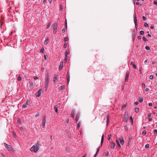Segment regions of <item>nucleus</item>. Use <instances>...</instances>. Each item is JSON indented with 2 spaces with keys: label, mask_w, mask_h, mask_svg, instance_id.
Returning a JSON list of instances; mask_svg holds the SVG:
<instances>
[{
  "label": "nucleus",
  "mask_w": 157,
  "mask_h": 157,
  "mask_svg": "<svg viewBox=\"0 0 157 157\" xmlns=\"http://www.w3.org/2000/svg\"><path fill=\"white\" fill-rule=\"evenodd\" d=\"M40 143L37 142L35 144L33 145L30 149L32 152L36 153L39 149Z\"/></svg>",
  "instance_id": "obj_1"
},
{
  "label": "nucleus",
  "mask_w": 157,
  "mask_h": 157,
  "mask_svg": "<svg viewBox=\"0 0 157 157\" xmlns=\"http://www.w3.org/2000/svg\"><path fill=\"white\" fill-rule=\"evenodd\" d=\"M119 141H120L121 144V145H123L124 144V141L123 138L122 136H120L119 137L118 139L117 138L116 140V142L117 143L118 147L120 148L121 147V146L120 144Z\"/></svg>",
  "instance_id": "obj_2"
},
{
  "label": "nucleus",
  "mask_w": 157,
  "mask_h": 157,
  "mask_svg": "<svg viewBox=\"0 0 157 157\" xmlns=\"http://www.w3.org/2000/svg\"><path fill=\"white\" fill-rule=\"evenodd\" d=\"M49 76L48 75H47L46 76V78H45V88L46 91L48 89V83L49 82Z\"/></svg>",
  "instance_id": "obj_3"
},
{
  "label": "nucleus",
  "mask_w": 157,
  "mask_h": 157,
  "mask_svg": "<svg viewBox=\"0 0 157 157\" xmlns=\"http://www.w3.org/2000/svg\"><path fill=\"white\" fill-rule=\"evenodd\" d=\"M43 90L42 89L39 90L35 94L36 96L37 97H39L41 94L43 93Z\"/></svg>",
  "instance_id": "obj_4"
},
{
  "label": "nucleus",
  "mask_w": 157,
  "mask_h": 157,
  "mask_svg": "<svg viewBox=\"0 0 157 157\" xmlns=\"http://www.w3.org/2000/svg\"><path fill=\"white\" fill-rule=\"evenodd\" d=\"M46 116L45 115H44L42 121V126L43 128H44L45 127V125L46 124Z\"/></svg>",
  "instance_id": "obj_5"
},
{
  "label": "nucleus",
  "mask_w": 157,
  "mask_h": 157,
  "mask_svg": "<svg viewBox=\"0 0 157 157\" xmlns=\"http://www.w3.org/2000/svg\"><path fill=\"white\" fill-rule=\"evenodd\" d=\"M129 75V72L128 71H127L126 72V74L125 77V82L128 81Z\"/></svg>",
  "instance_id": "obj_6"
},
{
  "label": "nucleus",
  "mask_w": 157,
  "mask_h": 157,
  "mask_svg": "<svg viewBox=\"0 0 157 157\" xmlns=\"http://www.w3.org/2000/svg\"><path fill=\"white\" fill-rule=\"evenodd\" d=\"M4 144L5 147L8 150L11 151L12 150V147L10 145H8L6 143H5Z\"/></svg>",
  "instance_id": "obj_7"
},
{
  "label": "nucleus",
  "mask_w": 157,
  "mask_h": 157,
  "mask_svg": "<svg viewBox=\"0 0 157 157\" xmlns=\"http://www.w3.org/2000/svg\"><path fill=\"white\" fill-rule=\"evenodd\" d=\"M124 121L125 122H127L128 121V120L129 117H128V115L127 114H124Z\"/></svg>",
  "instance_id": "obj_8"
},
{
  "label": "nucleus",
  "mask_w": 157,
  "mask_h": 157,
  "mask_svg": "<svg viewBox=\"0 0 157 157\" xmlns=\"http://www.w3.org/2000/svg\"><path fill=\"white\" fill-rule=\"evenodd\" d=\"M53 81L54 83H56L58 81V77L56 75H54L53 78Z\"/></svg>",
  "instance_id": "obj_9"
},
{
  "label": "nucleus",
  "mask_w": 157,
  "mask_h": 157,
  "mask_svg": "<svg viewBox=\"0 0 157 157\" xmlns=\"http://www.w3.org/2000/svg\"><path fill=\"white\" fill-rule=\"evenodd\" d=\"M29 87L31 90H32L34 87L33 83V82H29Z\"/></svg>",
  "instance_id": "obj_10"
},
{
  "label": "nucleus",
  "mask_w": 157,
  "mask_h": 157,
  "mask_svg": "<svg viewBox=\"0 0 157 157\" xmlns=\"http://www.w3.org/2000/svg\"><path fill=\"white\" fill-rule=\"evenodd\" d=\"M75 111L74 110H72L71 112L70 116L71 117H72L73 119L75 117Z\"/></svg>",
  "instance_id": "obj_11"
},
{
  "label": "nucleus",
  "mask_w": 157,
  "mask_h": 157,
  "mask_svg": "<svg viewBox=\"0 0 157 157\" xmlns=\"http://www.w3.org/2000/svg\"><path fill=\"white\" fill-rule=\"evenodd\" d=\"M109 145L111 149H114L115 147V144L114 143L112 142L110 143Z\"/></svg>",
  "instance_id": "obj_12"
},
{
  "label": "nucleus",
  "mask_w": 157,
  "mask_h": 157,
  "mask_svg": "<svg viewBox=\"0 0 157 157\" xmlns=\"http://www.w3.org/2000/svg\"><path fill=\"white\" fill-rule=\"evenodd\" d=\"M80 116V113H78L76 115V118L75 119V121H76V122H77L78 120L79 117Z\"/></svg>",
  "instance_id": "obj_13"
},
{
  "label": "nucleus",
  "mask_w": 157,
  "mask_h": 157,
  "mask_svg": "<svg viewBox=\"0 0 157 157\" xmlns=\"http://www.w3.org/2000/svg\"><path fill=\"white\" fill-rule=\"evenodd\" d=\"M58 24L57 23H55L53 26V29H57Z\"/></svg>",
  "instance_id": "obj_14"
},
{
  "label": "nucleus",
  "mask_w": 157,
  "mask_h": 157,
  "mask_svg": "<svg viewBox=\"0 0 157 157\" xmlns=\"http://www.w3.org/2000/svg\"><path fill=\"white\" fill-rule=\"evenodd\" d=\"M134 22L135 24L136 28L137 27V20L136 17L135 16L134 18Z\"/></svg>",
  "instance_id": "obj_15"
},
{
  "label": "nucleus",
  "mask_w": 157,
  "mask_h": 157,
  "mask_svg": "<svg viewBox=\"0 0 157 157\" xmlns=\"http://www.w3.org/2000/svg\"><path fill=\"white\" fill-rule=\"evenodd\" d=\"M63 62H61L60 63V65L59 67V70H61L62 68L63 67Z\"/></svg>",
  "instance_id": "obj_16"
},
{
  "label": "nucleus",
  "mask_w": 157,
  "mask_h": 157,
  "mask_svg": "<svg viewBox=\"0 0 157 157\" xmlns=\"http://www.w3.org/2000/svg\"><path fill=\"white\" fill-rule=\"evenodd\" d=\"M69 54L70 52L69 50H68L65 52V56L66 57H67V55Z\"/></svg>",
  "instance_id": "obj_17"
},
{
  "label": "nucleus",
  "mask_w": 157,
  "mask_h": 157,
  "mask_svg": "<svg viewBox=\"0 0 157 157\" xmlns=\"http://www.w3.org/2000/svg\"><path fill=\"white\" fill-rule=\"evenodd\" d=\"M54 109L55 112L57 113L58 112V105H55L54 107Z\"/></svg>",
  "instance_id": "obj_18"
},
{
  "label": "nucleus",
  "mask_w": 157,
  "mask_h": 157,
  "mask_svg": "<svg viewBox=\"0 0 157 157\" xmlns=\"http://www.w3.org/2000/svg\"><path fill=\"white\" fill-rule=\"evenodd\" d=\"M49 40V39L48 38H47V39H46V40H45V41L44 42V44L45 45L47 44H48Z\"/></svg>",
  "instance_id": "obj_19"
},
{
  "label": "nucleus",
  "mask_w": 157,
  "mask_h": 157,
  "mask_svg": "<svg viewBox=\"0 0 157 157\" xmlns=\"http://www.w3.org/2000/svg\"><path fill=\"white\" fill-rule=\"evenodd\" d=\"M67 81L68 82L70 81V76H69V74L68 73H67Z\"/></svg>",
  "instance_id": "obj_20"
},
{
  "label": "nucleus",
  "mask_w": 157,
  "mask_h": 157,
  "mask_svg": "<svg viewBox=\"0 0 157 157\" xmlns=\"http://www.w3.org/2000/svg\"><path fill=\"white\" fill-rule=\"evenodd\" d=\"M139 110V109L138 108H136L135 109V111L136 113H138Z\"/></svg>",
  "instance_id": "obj_21"
},
{
  "label": "nucleus",
  "mask_w": 157,
  "mask_h": 157,
  "mask_svg": "<svg viewBox=\"0 0 157 157\" xmlns=\"http://www.w3.org/2000/svg\"><path fill=\"white\" fill-rule=\"evenodd\" d=\"M104 135L103 134L102 136L101 141V145H102V144H103V142L104 141Z\"/></svg>",
  "instance_id": "obj_22"
},
{
  "label": "nucleus",
  "mask_w": 157,
  "mask_h": 157,
  "mask_svg": "<svg viewBox=\"0 0 157 157\" xmlns=\"http://www.w3.org/2000/svg\"><path fill=\"white\" fill-rule=\"evenodd\" d=\"M130 119L131 121V124H133V121L132 118V117L131 116L130 117Z\"/></svg>",
  "instance_id": "obj_23"
},
{
  "label": "nucleus",
  "mask_w": 157,
  "mask_h": 157,
  "mask_svg": "<svg viewBox=\"0 0 157 157\" xmlns=\"http://www.w3.org/2000/svg\"><path fill=\"white\" fill-rule=\"evenodd\" d=\"M51 25V23H49L47 26V28H46V29H48L50 27V26Z\"/></svg>",
  "instance_id": "obj_24"
},
{
  "label": "nucleus",
  "mask_w": 157,
  "mask_h": 157,
  "mask_svg": "<svg viewBox=\"0 0 157 157\" xmlns=\"http://www.w3.org/2000/svg\"><path fill=\"white\" fill-rule=\"evenodd\" d=\"M144 32L143 30H141V31H140V34L141 35H143L144 34Z\"/></svg>",
  "instance_id": "obj_25"
},
{
  "label": "nucleus",
  "mask_w": 157,
  "mask_h": 157,
  "mask_svg": "<svg viewBox=\"0 0 157 157\" xmlns=\"http://www.w3.org/2000/svg\"><path fill=\"white\" fill-rule=\"evenodd\" d=\"M99 147L98 149H97V152H96V154L95 155H94V157H96L97 156V153L98 152V151H99Z\"/></svg>",
  "instance_id": "obj_26"
},
{
  "label": "nucleus",
  "mask_w": 157,
  "mask_h": 157,
  "mask_svg": "<svg viewBox=\"0 0 157 157\" xmlns=\"http://www.w3.org/2000/svg\"><path fill=\"white\" fill-rule=\"evenodd\" d=\"M143 98H140L139 99V101L140 102H143Z\"/></svg>",
  "instance_id": "obj_27"
},
{
  "label": "nucleus",
  "mask_w": 157,
  "mask_h": 157,
  "mask_svg": "<svg viewBox=\"0 0 157 157\" xmlns=\"http://www.w3.org/2000/svg\"><path fill=\"white\" fill-rule=\"evenodd\" d=\"M80 122H78L77 124V129H79V127L80 126Z\"/></svg>",
  "instance_id": "obj_28"
},
{
  "label": "nucleus",
  "mask_w": 157,
  "mask_h": 157,
  "mask_svg": "<svg viewBox=\"0 0 157 157\" xmlns=\"http://www.w3.org/2000/svg\"><path fill=\"white\" fill-rule=\"evenodd\" d=\"M64 88V86H60L59 87V90H61L62 89H63Z\"/></svg>",
  "instance_id": "obj_29"
},
{
  "label": "nucleus",
  "mask_w": 157,
  "mask_h": 157,
  "mask_svg": "<svg viewBox=\"0 0 157 157\" xmlns=\"http://www.w3.org/2000/svg\"><path fill=\"white\" fill-rule=\"evenodd\" d=\"M145 48L147 50H150V49L149 48V47L148 46H146L145 47Z\"/></svg>",
  "instance_id": "obj_30"
},
{
  "label": "nucleus",
  "mask_w": 157,
  "mask_h": 157,
  "mask_svg": "<svg viewBox=\"0 0 157 157\" xmlns=\"http://www.w3.org/2000/svg\"><path fill=\"white\" fill-rule=\"evenodd\" d=\"M142 134L144 135H145L146 134V131L145 130H144L142 133Z\"/></svg>",
  "instance_id": "obj_31"
},
{
  "label": "nucleus",
  "mask_w": 157,
  "mask_h": 157,
  "mask_svg": "<svg viewBox=\"0 0 157 157\" xmlns=\"http://www.w3.org/2000/svg\"><path fill=\"white\" fill-rule=\"evenodd\" d=\"M17 80L19 81H20L21 80V77L20 76H18L17 77Z\"/></svg>",
  "instance_id": "obj_32"
},
{
  "label": "nucleus",
  "mask_w": 157,
  "mask_h": 157,
  "mask_svg": "<svg viewBox=\"0 0 157 157\" xmlns=\"http://www.w3.org/2000/svg\"><path fill=\"white\" fill-rule=\"evenodd\" d=\"M67 39H68V38L67 37H66L64 38V39L63 41L64 42H66L67 41Z\"/></svg>",
  "instance_id": "obj_33"
},
{
  "label": "nucleus",
  "mask_w": 157,
  "mask_h": 157,
  "mask_svg": "<svg viewBox=\"0 0 157 157\" xmlns=\"http://www.w3.org/2000/svg\"><path fill=\"white\" fill-rule=\"evenodd\" d=\"M109 118L108 116H107V125L109 124Z\"/></svg>",
  "instance_id": "obj_34"
},
{
  "label": "nucleus",
  "mask_w": 157,
  "mask_h": 157,
  "mask_svg": "<svg viewBox=\"0 0 157 157\" xmlns=\"http://www.w3.org/2000/svg\"><path fill=\"white\" fill-rule=\"evenodd\" d=\"M23 107L24 108H25L27 107V104H24L23 105Z\"/></svg>",
  "instance_id": "obj_35"
},
{
  "label": "nucleus",
  "mask_w": 157,
  "mask_h": 157,
  "mask_svg": "<svg viewBox=\"0 0 157 157\" xmlns=\"http://www.w3.org/2000/svg\"><path fill=\"white\" fill-rule=\"evenodd\" d=\"M30 101L29 100H27L26 101V104L27 105H28L30 104Z\"/></svg>",
  "instance_id": "obj_36"
},
{
  "label": "nucleus",
  "mask_w": 157,
  "mask_h": 157,
  "mask_svg": "<svg viewBox=\"0 0 157 157\" xmlns=\"http://www.w3.org/2000/svg\"><path fill=\"white\" fill-rule=\"evenodd\" d=\"M111 136V134H109V135L108 137V139L109 140L110 139Z\"/></svg>",
  "instance_id": "obj_37"
},
{
  "label": "nucleus",
  "mask_w": 157,
  "mask_h": 157,
  "mask_svg": "<svg viewBox=\"0 0 157 157\" xmlns=\"http://www.w3.org/2000/svg\"><path fill=\"white\" fill-rule=\"evenodd\" d=\"M144 25L145 27H147L148 26V24H147V23H145L144 24Z\"/></svg>",
  "instance_id": "obj_38"
},
{
  "label": "nucleus",
  "mask_w": 157,
  "mask_h": 157,
  "mask_svg": "<svg viewBox=\"0 0 157 157\" xmlns=\"http://www.w3.org/2000/svg\"><path fill=\"white\" fill-rule=\"evenodd\" d=\"M13 136L14 137H16V133L14 132H13Z\"/></svg>",
  "instance_id": "obj_39"
},
{
  "label": "nucleus",
  "mask_w": 157,
  "mask_h": 157,
  "mask_svg": "<svg viewBox=\"0 0 157 157\" xmlns=\"http://www.w3.org/2000/svg\"><path fill=\"white\" fill-rule=\"evenodd\" d=\"M149 147V145L148 144H147L145 146V147L146 148H147Z\"/></svg>",
  "instance_id": "obj_40"
},
{
  "label": "nucleus",
  "mask_w": 157,
  "mask_h": 157,
  "mask_svg": "<svg viewBox=\"0 0 157 157\" xmlns=\"http://www.w3.org/2000/svg\"><path fill=\"white\" fill-rule=\"evenodd\" d=\"M67 43L64 44V45H63V48H66V47H67Z\"/></svg>",
  "instance_id": "obj_41"
},
{
  "label": "nucleus",
  "mask_w": 157,
  "mask_h": 157,
  "mask_svg": "<svg viewBox=\"0 0 157 157\" xmlns=\"http://www.w3.org/2000/svg\"><path fill=\"white\" fill-rule=\"evenodd\" d=\"M143 39L144 41H147V40L144 37H143Z\"/></svg>",
  "instance_id": "obj_42"
},
{
  "label": "nucleus",
  "mask_w": 157,
  "mask_h": 157,
  "mask_svg": "<svg viewBox=\"0 0 157 157\" xmlns=\"http://www.w3.org/2000/svg\"><path fill=\"white\" fill-rule=\"evenodd\" d=\"M153 75H151L150 76V78L151 79H152L153 78Z\"/></svg>",
  "instance_id": "obj_43"
},
{
  "label": "nucleus",
  "mask_w": 157,
  "mask_h": 157,
  "mask_svg": "<svg viewBox=\"0 0 157 157\" xmlns=\"http://www.w3.org/2000/svg\"><path fill=\"white\" fill-rule=\"evenodd\" d=\"M132 66L133 68L134 69H136V66L135 64H133Z\"/></svg>",
  "instance_id": "obj_44"
},
{
  "label": "nucleus",
  "mask_w": 157,
  "mask_h": 157,
  "mask_svg": "<svg viewBox=\"0 0 157 157\" xmlns=\"http://www.w3.org/2000/svg\"><path fill=\"white\" fill-rule=\"evenodd\" d=\"M151 113H149L147 115V117L148 118H150L151 117Z\"/></svg>",
  "instance_id": "obj_45"
},
{
  "label": "nucleus",
  "mask_w": 157,
  "mask_h": 157,
  "mask_svg": "<svg viewBox=\"0 0 157 157\" xmlns=\"http://www.w3.org/2000/svg\"><path fill=\"white\" fill-rule=\"evenodd\" d=\"M44 52V48H42L40 50V52H41L42 53H43V52Z\"/></svg>",
  "instance_id": "obj_46"
},
{
  "label": "nucleus",
  "mask_w": 157,
  "mask_h": 157,
  "mask_svg": "<svg viewBox=\"0 0 157 157\" xmlns=\"http://www.w3.org/2000/svg\"><path fill=\"white\" fill-rule=\"evenodd\" d=\"M57 32V29H53V33H56Z\"/></svg>",
  "instance_id": "obj_47"
},
{
  "label": "nucleus",
  "mask_w": 157,
  "mask_h": 157,
  "mask_svg": "<svg viewBox=\"0 0 157 157\" xmlns=\"http://www.w3.org/2000/svg\"><path fill=\"white\" fill-rule=\"evenodd\" d=\"M126 105H124L122 106V108H125L126 107Z\"/></svg>",
  "instance_id": "obj_48"
},
{
  "label": "nucleus",
  "mask_w": 157,
  "mask_h": 157,
  "mask_svg": "<svg viewBox=\"0 0 157 157\" xmlns=\"http://www.w3.org/2000/svg\"><path fill=\"white\" fill-rule=\"evenodd\" d=\"M33 78L35 80L37 79H38V78L37 76H34V77Z\"/></svg>",
  "instance_id": "obj_49"
},
{
  "label": "nucleus",
  "mask_w": 157,
  "mask_h": 157,
  "mask_svg": "<svg viewBox=\"0 0 157 157\" xmlns=\"http://www.w3.org/2000/svg\"><path fill=\"white\" fill-rule=\"evenodd\" d=\"M20 130L22 131L24 130V129L22 127H20Z\"/></svg>",
  "instance_id": "obj_50"
},
{
  "label": "nucleus",
  "mask_w": 157,
  "mask_h": 157,
  "mask_svg": "<svg viewBox=\"0 0 157 157\" xmlns=\"http://www.w3.org/2000/svg\"><path fill=\"white\" fill-rule=\"evenodd\" d=\"M67 57H66L64 59V62L65 63H66V62H67Z\"/></svg>",
  "instance_id": "obj_51"
},
{
  "label": "nucleus",
  "mask_w": 157,
  "mask_h": 157,
  "mask_svg": "<svg viewBox=\"0 0 157 157\" xmlns=\"http://www.w3.org/2000/svg\"><path fill=\"white\" fill-rule=\"evenodd\" d=\"M153 3L155 5H157V1H154Z\"/></svg>",
  "instance_id": "obj_52"
},
{
  "label": "nucleus",
  "mask_w": 157,
  "mask_h": 157,
  "mask_svg": "<svg viewBox=\"0 0 157 157\" xmlns=\"http://www.w3.org/2000/svg\"><path fill=\"white\" fill-rule=\"evenodd\" d=\"M134 104L136 105H137L139 104V103L137 101H136L135 102Z\"/></svg>",
  "instance_id": "obj_53"
},
{
  "label": "nucleus",
  "mask_w": 157,
  "mask_h": 157,
  "mask_svg": "<svg viewBox=\"0 0 157 157\" xmlns=\"http://www.w3.org/2000/svg\"><path fill=\"white\" fill-rule=\"evenodd\" d=\"M143 19L144 20V21H145L146 20V17L144 16H143Z\"/></svg>",
  "instance_id": "obj_54"
},
{
  "label": "nucleus",
  "mask_w": 157,
  "mask_h": 157,
  "mask_svg": "<svg viewBox=\"0 0 157 157\" xmlns=\"http://www.w3.org/2000/svg\"><path fill=\"white\" fill-rule=\"evenodd\" d=\"M62 31L63 33H64L65 32V29H63L62 30Z\"/></svg>",
  "instance_id": "obj_55"
},
{
  "label": "nucleus",
  "mask_w": 157,
  "mask_h": 157,
  "mask_svg": "<svg viewBox=\"0 0 157 157\" xmlns=\"http://www.w3.org/2000/svg\"><path fill=\"white\" fill-rule=\"evenodd\" d=\"M154 132H155L156 133H157V129H155L154 130Z\"/></svg>",
  "instance_id": "obj_56"
},
{
  "label": "nucleus",
  "mask_w": 157,
  "mask_h": 157,
  "mask_svg": "<svg viewBox=\"0 0 157 157\" xmlns=\"http://www.w3.org/2000/svg\"><path fill=\"white\" fill-rule=\"evenodd\" d=\"M148 105L149 106H151L152 105V104L151 103H149Z\"/></svg>",
  "instance_id": "obj_57"
},
{
  "label": "nucleus",
  "mask_w": 157,
  "mask_h": 157,
  "mask_svg": "<svg viewBox=\"0 0 157 157\" xmlns=\"http://www.w3.org/2000/svg\"><path fill=\"white\" fill-rule=\"evenodd\" d=\"M44 58L45 60H46L47 59V56L46 55L44 56Z\"/></svg>",
  "instance_id": "obj_58"
},
{
  "label": "nucleus",
  "mask_w": 157,
  "mask_h": 157,
  "mask_svg": "<svg viewBox=\"0 0 157 157\" xmlns=\"http://www.w3.org/2000/svg\"><path fill=\"white\" fill-rule=\"evenodd\" d=\"M147 36V37H150L151 36V35L149 34H148Z\"/></svg>",
  "instance_id": "obj_59"
},
{
  "label": "nucleus",
  "mask_w": 157,
  "mask_h": 157,
  "mask_svg": "<svg viewBox=\"0 0 157 157\" xmlns=\"http://www.w3.org/2000/svg\"><path fill=\"white\" fill-rule=\"evenodd\" d=\"M141 38V36H139L138 37V39L139 40Z\"/></svg>",
  "instance_id": "obj_60"
},
{
  "label": "nucleus",
  "mask_w": 157,
  "mask_h": 157,
  "mask_svg": "<svg viewBox=\"0 0 157 157\" xmlns=\"http://www.w3.org/2000/svg\"><path fill=\"white\" fill-rule=\"evenodd\" d=\"M142 86H143V87H145V84H144V83H143L142 84Z\"/></svg>",
  "instance_id": "obj_61"
},
{
  "label": "nucleus",
  "mask_w": 157,
  "mask_h": 157,
  "mask_svg": "<svg viewBox=\"0 0 157 157\" xmlns=\"http://www.w3.org/2000/svg\"><path fill=\"white\" fill-rule=\"evenodd\" d=\"M46 0H44L43 1V3L44 4H45V3L46 2Z\"/></svg>",
  "instance_id": "obj_62"
},
{
  "label": "nucleus",
  "mask_w": 157,
  "mask_h": 157,
  "mask_svg": "<svg viewBox=\"0 0 157 157\" xmlns=\"http://www.w3.org/2000/svg\"><path fill=\"white\" fill-rule=\"evenodd\" d=\"M52 0H48V2H49L50 3H51V2H52Z\"/></svg>",
  "instance_id": "obj_63"
},
{
  "label": "nucleus",
  "mask_w": 157,
  "mask_h": 157,
  "mask_svg": "<svg viewBox=\"0 0 157 157\" xmlns=\"http://www.w3.org/2000/svg\"><path fill=\"white\" fill-rule=\"evenodd\" d=\"M60 8L61 10L62 9V6L61 5H60Z\"/></svg>",
  "instance_id": "obj_64"
}]
</instances>
